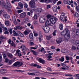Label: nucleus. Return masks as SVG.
<instances>
[{
	"mask_svg": "<svg viewBox=\"0 0 79 79\" xmlns=\"http://www.w3.org/2000/svg\"><path fill=\"white\" fill-rule=\"evenodd\" d=\"M46 17L48 19H49V21L51 22L52 24H55L56 22L58 21V19L56 18L50 14L47 15Z\"/></svg>",
	"mask_w": 79,
	"mask_h": 79,
	"instance_id": "nucleus-1",
	"label": "nucleus"
},
{
	"mask_svg": "<svg viewBox=\"0 0 79 79\" xmlns=\"http://www.w3.org/2000/svg\"><path fill=\"white\" fill-rule=\"evenodd\" d=\"M6 2L7 3V5L6 3H3V5L4 7L6 10H8L7 11L10 14H11L12 13V11L10 9H9V8H11V5L10 3V2L8 0L6 1Z\"/></svg>",
	"mask_w": 79,
	"mask_h": 79,
	"instance_id": "nucleus-2",
	"label": "nucleus"
},
{
	"mask_svg": "<svg viewBox=\"0 0 79 79\" xmlns=\"http://www.w3.org/2000/svg\"><path fill=\"white\" fill-rule=\"evenodd\" d=\"M66 31V34L64 35V37L65 39H69L70 37V32L69 30L66 28L65 30L63 31V32H64Z\"/></svg>",
	"mask_w": 79,
	"mask_h": 79,
	"instance_id": "nucleus-3",
	"label": "nucleus"
},
{
	"mask_svg": "<svg viewBox=\"0 0 79 79\" xmlns=\"http://www.w3.org/2000/svg\"><path fill=\"white\" fill-rule=\"evenodd\" d=\"M35 2L34 1H33L31 0L29 3V5H30L31 8L32 10H34L35 8Z\"/></svg>",
	"mask_w": 79,
	"mask_h": 79,
	"instance_id": "nucleus-4",
	"label": "nucleus"
},
{
	"mask_svg": "<svg viewBox=\"0 0 79 79\" xmlns=\"http://www.w3.org/2000/svg\"><path fill=\"white\" fill-rule=\"evenodd\" d=\"M23 64V63L22 62H16L13 64L14 66H17L19 67L21 66Z\"/></svg>",
	"mask_w": 79,
	"mask_h": 79,
	"instance_id": "nucleus-5",
	"label": "nucleus"
},
{
	"mask_svg": "<svg viewBox=\"0 0 79 79\" xmlns=\"http://www.w3.org/2000/svg\"><path fill=\"white\" fill-rule=\"evenodd\" d=\"M19 15L20 18L23 19L26 17V12H23L20 14Z\"/></svg>",
	"mask_w": 79,
	"mask_h": 79,
	"instance_id": "nucleus-6",
	"label": "nucleus"
},
{
	"mask_svg": "<svg viewBox=\"0 0 79 79\" xmlns=\"http://www.w3.org/2000/svg\"><path fill=\"white\" fill-rule=\"evenodd\" d=\"M17 55L18 56H19L20 58L22 56V55L21 54V52L19 50L16 51V53L15 54V56H16Z\"/></svg>",
	"mask_w": 79,
	"mask_h": 79,
	"instance_id": "nucleus-7",
	"label": "nucleus"
},
{
	"mask_svg": "<svg viewBox=\"0 0 79 79\" xmlns=\"http://www.w3.org/2000/svg\"><path fill=\"white\" fill-rule=\"evenodd\" d=\"M53 55V53L51 52L46 54V57L47 58H52V56L51 55Z\"/></svg>",
	"mask_w": 79,
	"mask_h": 79,
	"instance_id": "nucleus-8",
	"label": "nucleus"
},
{
	"mask_svg": "<svg viewBox=\"0 0 79 79\" xmlns=\"http://www.w3.org/2000/svg\"><path fill=\"white\" fill-rule=\"evenodd\" d=\"M12 21H13V23L15 24V25H17L18 24V22H16V18H15V16H13L12 18Z\"/></svg>",
	"mask_w": 79,
	"mask_h": 79,
	"instance_id": "nucleus-9",
	"label": "nucleus"
},
{
	"mask_svg": "<svg viewBox=\"0 0 79 79\" xmlns=\"http://www.w3.org/2000/svg\"><path fill=\"white\" fill-rule=\"evenodd\" d=\"M62 39L63 38H60L56 40V42H57L58 44H61V42H62Z\"/></svg>",
	"mask_w": 79,
	"mask_h": 79,
	"instance_id": "nucleus-10",
	"label": "nucleus"
},
{
	"mask_svg": "<svg viewBox=\"0 0 79 79\" xmlns=\"http://www.w3.org/2000/svg\"><path fill=\"white\" fill-rule=\"evenodd\" d=\"M74 44L77 46V47H79V40H76L75 41L74 43Z\"/></svg>",
	"mask_w": 79,
	"mask_h": 79,
	"instance_id": "nucleus-11",
	"label": "nucleus"
},
{
	"mask_svg": "<svg viewBox=\"0 0 79 79\" xmlns=\"http://www.w3.org/2000/svg\"><path fill=\"white\" fill-rule=\"evenodd\" d=\"M17 34L20 36V37H24V35L21 33L20 31H17Z\"/></svg>",
	"mask_w": 79,
	"mask_h": 79,
	"instance_id": "nucleus-12",
	"label": "nucleus"
},
{
	"mask_svg": "<svg viewBox=\"0 0 79 79\" xmlns=\"http://www.w3.org/2000/svg\"><path fill=\"white\" fill-rule=\"evenodd\" d=\"M40 21L41 23H44L45 21V19L43 18H41L40 19Z\"/></svg>",
	"mask_w": 79,
	"mask_h": 79,
	"instance_id": "nucleus-13",
	"label": "nucleus"
},
{
	"mask_svg": "<svg viewBox=\"0 0 79 79\" xmlns=\"http://www.w3.org/2000/svg\"><path fill=\"white\" fill-rule=\"evenodd\" d=\"M38 61L40 62V63H42V64H44L45 63V60H43V59L41 58H40L38 59Z\"/></svg>",
	"mask_w": 79,
	"mask_h": 79,
	"instance_id": "nucleus-14",
	"label": "nucleus"
},
{
	"mask_svg": "<svg viewBox=\"0 0 79 79\" xmlns=\"http://www.w3.org/2000/svg\"><path fill=\"white\" fill-rule=\"evenodd\" d=\"M42 11V9L41 8H38L36 10V13L37 14H39V13H40Z\"/></svg>",
	"mask_w": 79,
	"mask_h": 79,
	"instance_id": "nucleus-15",
	"label": "nucleus"
},
{
	"mask_svg": "<svg viewBox=\"0 0 79 79\" xmlns=\"http://www.w3.org/2000/svg\"><path fill=\"white\" fill-rule=\"evenodd\" d=\"M50 27H46V28L45 31V33H48V32H49V31H50Z\"/></svg>",
	"mask_w": 79,
	"mask_h": 79,
	"instance_id": "nucleus-16",
	"label": "nucleus"
},
{
	"mask_svg": "<svg viewBox=\"0 0 79 79\" xmlns=\"http://www.w3.org/2000/svg\"><path fill=\"white\" fill-rule=\"evenodd\" d=\"M20 48H23V52H26V46L24 45H23L21 46Z\"/></svg>",
	"mask_w": 79,
	"mask_h": 79,
	"instance_id": "nucleus-17",
	"label": "nucleus"
},
{
	"mask_svg": "<svg viewBox=\"0 0 79 79\" xmlns=\"http://www.w3.org/2000/svg\"><path fill=\"white\" fill-rule=\"evenodd\" d=\"M7 55L8 57L10 58H13V55L9 52H7Z\"/></svg>",
	"mask_w": 79,
	"mask_h": 79,
	"instance_id": "nucleus-18",
	"label": "nucleus"
},
{
	"mask_svg": "<svg viewBox=\"0 0 79 79\" xmlns=\"http://www.w3.org/2000/svg\"><path fill=\"white\" fill-rule=\"evenodd\" d=\"M59 27L60 28V30H63V25L62 23H60L59 25Z\"/></svg>",
	"mask_w": 79,
	"mask_h": 79,
	"instance_id": "nucleus-19",
	"label": "nucleus"
},
{
	"mask_svg": "<svg viewBox=\"0 0 79 79\" xmlns=\"http://www.w3.org/2000/svg\"><path fill=\"white\" fill-rule=\"evenodd\" d=\"M3 16L5 17V18L6 19H8V18H10V15H8L5 14L3 15Z\"/></svg>",
	"mask_w": 79,
	"mask_h": 79,
	"instance_id": "nucleus-20",
	"label": "nucleus"
},
{
	"mask_svg": "<svg viewBox=\"0 0 79 79\" xmlns=\"http://www.w3.org/2000/svg\"><path fill=\"white\" fill-rule=\"evenodd\" d=\"M45 25L47 26H49L50 25V24H51L49 22V21L48 20H47L46 22V23L45 24Z\"/></svg>",
	"mask_w": 79,
	"mask_h": 79,
	"instance_id": "nucleus-21",
	"label": "nucleus"
},
{
	"mask_svg": "<svg viewBox=\"0 0 79 79\" xmlns=\"http://www.w3.org/2000/svg\"><path fill=\"white\" fill-rule=\"evenodd\" d=\"M73 58L71 56L69 57V60H70L72 64H74V63L73 62Z\"/></svg>",
	"mask_w": 79,
	"mask_h": 79,
	"instance_id": "nucleus-22",
	"label": "nucleus"
},
{
	"mask_svg": "<svg viewBox=\"0 0 79 79\" xmlns=\"http://www.w3.org/2000/svg\"><path fill=\"white\" fill-rule=\"evenodd\" d=\"M19 6L21 8H23V4L21 2H19Z\"/></svg>",
	"mask_w": 79,
	"mask_h": 79,
	"instance_id": "nucleus-23",
	"label": "nucleus"
},
{
	"mask_svg": "<svg viewBox=\"0 0 79 79\" xmlns=\"http://www.w3.org/2000/svg\"><path fill=\"white\" fill-rule=\"evenodd\" d=\"M12 33H13L14 35V36H18V33H16V32L15 31V30H13V31Z\"/></svg>",
	"mask_w": 79,
	"mask_h": 79,
	"instance_id": "nucleus-24",
	"label": "nucleus"
},
{
	"mask_svg": "<svg viewBox=\"0 0 79 79\" xmlns=\"http://www.w3.org/2000/svg\"><path fill=\"white\" fill-rule=\"evenodd\" d=\"M31 52H32V53H33L34 55H38V54L37 53V52H35L34 50H31Z\"/></svg>",
	"mask_w": 79,
	"mask_h": 79,
	"instance_id": "nucleus-25",
	"label": "nucleus"
},
{
	"mask_svg": "<svg viewBox=\"0 0 79 79\" xmlns=\"http://www.w3.org/2000/svg\"><path fill=\"white\" fill-rule=\"evenodd\" d=\"M29 37L31 39H34V35L32 33H30L29 35Z\"/></svg>",
	"mask_w": 79,
	"mask_h": 79,
	"instance_id": "nucleus-26",
	"label": "nucleus"
},
{
	"mask_svg": "<svg viewBox=\"0 0 79 79\" xmlns=\"http://www.w3.org/2000/svg\"><path fill=\"white\" fill-rule=\"evenodd\" d=\"M52 36L51 35H49L48 36L46 37V39L47 40H50V39H51V38H52Z\"/></svg>",
	"mask_w": 79,
	"mask_h": 79,
	"instance_id": "nucleus-27",
	"label": "nucleus"
},
{
	"mask_svg": "<svg viewBox=\"0 0 79 79\" xmlns=\"http://www.w3.org/2000/svg\"><path fill=\"white\" fill-rule=\"evenodd\" d=\"M76 35L78 36H79V29H77L76 30Z\"/></svg>",
	"mask_w": 79,
	"mask_h": 79,
	"instance_id": "nucleus-28",
	"label": "nucleus"
},
{
	"mask_svg": "<svg viewBox=\"0 0 79 79\" xmlns=\"http://www.w3.org/2000/svg\"><path fill=\"white\" fill-rule=\"evenodd\" d=\"M76 49V47H75L73 45L72 46V50H75Z\"/></svg>",
	"mask_w": 79,
	"mask_h": 79,
	"instance_id": "nucleus-29",
	"label": "nucleus"
},
{
	"mask_svg": "<svg viewBox=\"0 0 79 79\" xmlns=\"http://www.w3.org/2000/svg\"><path fill=\"white\" fill-rule=\"evenodd\" d=\"M59 60L60 61H62L63 62V61H64V58L62 57H61V58L59 59Z\"/></svg>",
	"mask_w": 79,
	"mask_h": 79,
	"instance_id": "nucleus-30",
	"label": "nucleus"
},
{
	"mask_svg": "<svg viewBox=\"0 0 79 79\" xmlns=\"http://www.w3.org/2000/svg\"><path fill=\"white\" fill-rule=\"evenodd\" d=\"M28 74L30 75L31 76H35V73H28Z\"/></svg>",
	"mask_w": 79,
	"mask_h": 79,
	"instance_id": "nucleus-31",
	"label": "nucleus"
},
{
	"mask_svg": "<svg viewBox=\"0 0 79 79\" xmlns=\"http://www.w3.org/2000/svg\"><path fill=\"white\" fill-rule=\"evenodd\" d=\"M24 19H25L24 21L25 23V22H29V19L27 18H25Z\"/></svg>",
	"mask_w": 79,
	"mask_h": 79,
	"instance_id": "nucleus-32",
	"label": "nucleus"
},
{
	"mask_svg": "<svg viewBox=\"0 0 79 79\" xmlns=\"http://www.w3.org/2000/svg\"><path fill=\"white\" fill-rule=\"evenodd\" d=\"M46 69L47 71H52L51 68L50 67H48L47 68H46Z\"/></svg>",
	"mask_w": 79,
	"mask_h": 79,
	"instance_id": "nucleus-33",
	"label": "nucleus"
},
{
	"mask_svg": "<svg viewBox=\"0 0 79 79\" xmlns=\"http://www.w3.org/2000/svg\"><path fill=\"white\" fill-rule=\"evenodd\" d=\"M2 55L3 56L4 59H5V58H6V55L5 53H3L2 54Z\"/></svg>",
	"mask_w": 79,
	"mask_h": 79,
	"instance_id": "nucleus-34",
	"label": "nucleus"
},
{
	"mask_svg": "<svg viewBox=\"0 0 79 79\" xmlns=\"http://www.w3.org/2000/svg\"><path fill=\"white\" fill-rule=\"evenodd\" d=\"M5 24L6 26H8L10 24V22L8 21H6L5 22Z\"/></svg>",
	"mask_w": 79,
	"mask_h": 79,
	"instance_id": "nucleus-35",
	"label": "nucleus"
},
{
	"mask_svg": "<svg viewBox=\"0 0 79 79\" xmlns=\"http://www.w3.org/2000/svg\"><path fill=\"white\" fill-rule=\"evenodd\" d=\"M11 44V45L12 46H13V47H15V46H16V44H14V43L13 42V41H12V43H11V44Z\"/></svg>",
	"mask_w": 79,
	"mask_h": 79,
	"instance_id": "nucleus-36",
	"label": "nucleus"
},
{
	"mask_svg": "<svg viewBox=\"0 0 79 79\" xmlns=\"http://www.w3.org/2000/svg\"><path fill=\"white\" fill-rule=\"evenodd\" d=\"M39 35L40 37H41V38L43 37V35H42V33L41 32V31H40L39 32Z\"/></svg>",
	"mask_w": 79,
	"mask_h": 79,
	"instance_id": "nucleus-37",
	"label": "nucleus"
},
{
	"mask_svg": "<svg viewBox=\"0 0 79 79\" xmlns=\"http://www.w3.org/2000/svg\"><path fill=\"white\" fill-rule=\"evenodd\" d=\"M23 5L25 8H28V5L26 3H25Z\"/></svg>",
	"mask_w": 79,
	"mask_h": 79,
	"instance_id": "nucleus-38",
	"label": "nucleus"
},
{
	"mask_svg": "<svg viewBox=\"0 0 79 79\" xmlns=\"http://www.w3.org/2000/svg\"><path fill=\"white\" fill-rule=\"evenodd\" d=\"M65 76H69V77H73V75L71 74H65Z\"/></svg>",
	"mask_w": 79,
	"mask_h": 79,
	"instance_id": "nucleus-39",
	"label": "nucleus"
},
{
	"mask_svg": "<svg viewBox=\"0 0 79 79\" xmlns=\"http://www.w3.org/2000/svg\"><path fill=\"white\" fill-rule=\"evenodd\" d=\"M17 28L18 29H20V30H21V29H23V27H21L20 26H17Z\"/></svg>",
	"mask_w": 79,
	"mask_h": 79,
	"instance_id": "nucleus-40",
	"label": "nucleus"
},
{
	"mask_svg": "<svg viewBox=\"0 0 79 79\" xmlns=\"http://www.w3.org/2000/svg\"><path fill=\"white\" fill-rule=\"evenodd\" d=\"M30 45H31V46L34 45V42L31 41V40H30Z\"/></svg>",
	"mask_w": 79,
	"mask_h": 79,
	"instance_id": "nucleus-41",
	"label": "nucleus"
},
{
	"mask_svg": "<svg viewBox=\"0 0 79 79\" xmlns=\"http://www.w3.org/2000/svg\"><path fill=\"white\" fill-rule=\"evenodd\" d=\"M33 33H34V36L35 37H37V36L38 35V34H37V33H35V31H33Z\"/></svg>",
	"mask_w": 79,
	"mask_h": 79,
	"instance_id": "nucleus-42",
	"label": "nucleus"
},
{
	"mask_svg": "<svg viewBox=\"0 0 79 79\" xmlns=\"http://www.w3.org/2000/svg\"><path fill=\"white\" fill-rule=\"evenodd\" d=\"M61 52L62 53H66V50L62 49L61 50Z\"/></svg>",
	"mask_w": 79,
	"mask_h": 79,
	"instance_id": "nucleus-43",
	"label": "nucleus"
},
{
	"mask_svg": "<svg viewBox=\"0 0 79 79\" xmlns=\"http://www.w3.org/2000/svg\"><path fill=\"white\" fill-rule=\"evenodd\" d=\"M56 30H55L53 32V35L54 36H55V35H56Z\"/></svg>",
	"mask_w": 79,
	"mask_h": 79,
	"instance_id": "nucleus-44",
	"label": "nucleus"
},
{
	"mask_svg": "<svg viewBox=\"0 0 79 79\" xmlns=\"http://www.w3.org/2000/svg\"><path fill=\"white\" fill-rule=\"evenodd\" d=\"M34 18L35 19H37V16L36 14H35L34 16Z\"/></svg>",
	"mask_w": 79,
	"mask_h": 79,
	"instance_id": "nucleus-45",
	"label": "nucleus"
},
{
	"mask_svg": "<svg viewBox=\"0 0 79 79\" xmlns=\"http://www.w3.org/2000/svg\"><path fill=\"white\" fill-rule=\"evenodd\" d=\"M66 18H67V16H65L64 17V19L65 22H66V21H67V19H66Z\"/></svg>",
	"mask_w": 79,
	"mask_h": 79,
	"instance_id": "nucleus-46",
	"label": "nucleus"
},
{
	"mask_svg": "<svg viewBox=\"0 0 79 79\" xmlns=\"http://www.w3.org/2000/svg\"><path fill=\"white\" fill-rule=\"evenodd\" d=\"M76 11H77V12H79V7H78V6H76Z\"/></svg>",
	"mask_w": 79,
	"mask_h": 79,
	"instance_id": "nucleus-47",
	"label": "nucleus"
},
{
	"mask_svg": "<svg viewBox=\"0 0 79 79\" xmlns=\"http://www.w3.org/2000/svg\"><path fill=\"white\" fill-rule=\"evenodd\" d=\"M22 11H23L22 10H17V12L18 13H21Z\"/></svg>",
	"mask_w": 79,
	"mask_h": 79,
	"instance_id": "nucleus-48",
	"label": "nucleus"
},
{
	"mask_svg": "<svg viewBox=\"0 0 79 79\" xmlns=\"http://www.w3.org/2000/svg\"><path fill=\"white\" fill-rule=\"evenodd\" d=\"M4 39V36L1 35L0 36V40H2V39Z\"/></svg>",
	"mask_w": 79,
	"mask_h": 79,
	"instance_id": "nucleus-49",
	"label": "nucleus"
},
{
	"mask_svg": "<svg viewBox=\"0 0 79 79\" xmlns=\"http://www.w3.org/2000/svg\"><path fill=\"white\" fill-rule=\"evenodd\" d=\"M75 76H76L77 77L76 78L77 79H79V74L75 75Z\"/></svg>",
	"mask_w": 79,
	"mask_h": 79,
	"instance_id": "nucleus-50",
	"label": "nucleus"
},
{
	"mask_svg": "<svg viewBox=\"0 0 79 79\" xmlns=\"http://www.w3.org/2000/svg\"><path fill=\"white\" fill-rule=\"evenodd\" d=\"M18 72H19V73H24L25 71L24 70H18Z\"/></svg>",
	"mask_w": 79,
	"mask_h": 79,
	"instance_id": "nucleus-51",
	"label": "nucleus"
},
{
	"mask_svg": "<svg viewBox=\"0 0 79 79\" xmlns=\"http://www.w3.org/2000/svg\"><path fill=\"white\" fill-rule=\"evenodd\" d=\"M9 61H10V60L7 58H6L5 60V62H6V63H8L9 62Z\"/></svg>",
	"mask_w": 79,
	"mask_h": 79,
	"instance_id": "nucleus-52",
	"label": "nucleus"
},
{
	"mask_svg": "<svg viewBox=\"0 0 79 79\" xmlns=\"http://www.w3.org/2000/svg\"><path fill=\"white\" fill-rule=\"evenodd\" d=\"M12 31H13V30L11 29H10L9 30V32H10V34H12V33H13V32H12Z\"/></svg>",
	"mask_w": 79,
	"mask_h": 79,
	"instance_id": "nucleus-53",
	"label": "nucleus"
},
{
	"mask_svg": "<svg viewBox=\"0 0 79 79\" xmlns=\"http://www.w3.org/2000/svg\"><path fill=\"white\" fill-rule=\"evenodd\" d=\"M47 27L45 26H43L42 27V29L44 30V31H45V29H46Z\"/></svg>",
	"mask_w": 79,
	"mask_h": 79,
	"instance_id": "nucleus-54",
	"label": "nucleus"
},
{
	"mask_svg": "<svg viewBox=\"0 0 79 79\" xmlns=\"http://www.w3.org/2000/svg\"><path fill=\"white\" fill-rule=\"evenodd\" d=\"M2 61V55H0V63Z\"/></svg>",
	"mask_w": 79,
	"mask_h": 79,
	"instance_id": "nucleus-55",
	"label": "nucleus"
},
{
	"mask_svg": "<svg viewBox=\"0 0 79 79\" xmlns=\"http://www.w3.org/2000/svg\"><path fill=\"white\" fill-rule=\"evenodd\" d=\"M75 16L77 18H78V17H79V14H78V13H77L76 12Z\"/></svg>",
	"mask_w": 79,
	"mask_h": 79,
	"instance_id": "nucleus-56",
	"label": "nucleus"
},
{
	"mask_svg": "<svg viewBox=\"0 0 79 79\" xmlns=\"http://www.w3.org/2000/svg\"><path fill=\"white\" fill-rule=\"evenodd\" d=\"M57 1H58V0H53V2L54 4H55L56 2Z\"/></svg>",
	"mask_w": 79,
	"mask_h": 79,
	"instance_id": "nucleus-57",
	"label": "nucleus"
},
{
	"mask_svg": "<svg viewBox=\"0 0 79 79\" xmlns=\"http://www.w3.org/2000/svg\"><path fill=\"white\" fill-rule=\"evenodd\" d=\"M11 40L9 39L8 41V43L9 44H11Z\"/></svg>",
	"mask_w": 79,
	"mask_h": 79,
	"instance_id": "nucleus-58",
	"label": "nucleus"
},
{
	"mask_svg": "<svg viewBox=\"0 0 79 79\" xmlns=\"http://www.w3.org/2000/svg\"><path fill=\"white\" fill-rule=\"evenodd\" d=\"M53 11H54V12H56V11H57L56 8H54L53 9Z\"/></svg>",
	"mask_w": 79,
	"mask_h": 79,
	"instance_id": "nucleus-59",
	"label": "nucleus"
},
{
	"mask_svg": "<svg viewBox=\"0 0 79 79\" xmlns=\"http://www.w3.org/2000/svg\"><path fill=\"white\" fill-rule=\"evenodd\" d=\"M66 60H69V57L66 56Z\"/></svg>",
	"mask_w": 79,
	"mask_h": 79,
	"instance_id": "nucleus-60",
	"label": "nucleus"
},
{
	"mask_svg": "<svg viewBox=\"0 0 79 79\" xmlns=\"http://www.w3.org/2000/svg\"><path fill=\"white\" fill-rule=\"evenodd\" d=\"M31 66H35V67L36 66H37V64H32Z\"/></svg>",
	"mask_w": 79,
	"mask_h": 79,
	"instance_id": "nucleus-61",
	"label": "nucleus"
},
{
	"mask_svg": "<svg viewBox=\"0 0 79 79\" xmlns=\"http://www.w3.org/2000/svg\"><path fill=\"white\" fill-rule=\"evenodd\" d=\"M13 62L12 60H10L9 62L8 63L9 64H12V63Z\"/></svg>",
	"mask_w": 79,
	"mask_h": 79,
	"instance_id": "nucleus-62",
	"label": "nucleus"
},
{
	"mask_svg": "<svg viewBox=\"0 0 79 79\" xmlns=\"http://www.w3.org/2000/svg\"><path fill=\"white\" fill-rule=\"evenodd\" d=\"M25 35H27V34H29V33L27 32L26 30L25 31L24 33Z\"/></svg>",
	"mask_w": 79,
	"mask_h": 79,
	"instance_id": "nucleus-63",
	"label": "nucleus"
},
{
	"mask_svg": "<svg viewBox=\"0 0 79 79\" xmlns=\"http://www.w3.org/2000/svg\"><path fill=\"white\" fill-rule=\"evenodd\" d=\"M37 68H42V67L38 65H37Z\"/></svg>",
	"mask_w": 79,
	"mask_h": 79,
	"instance_id": "nucleus-64",
	"label": "nucleus"
}]
</instances>
